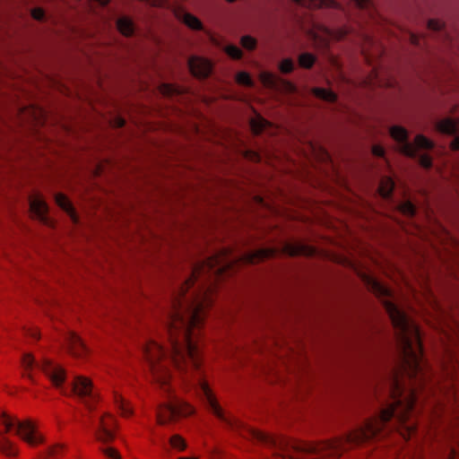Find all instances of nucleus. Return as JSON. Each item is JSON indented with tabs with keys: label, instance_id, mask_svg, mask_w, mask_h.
I'll list each match as a JSON object with an SVG mask.
<instances>
[{
	"label": "nucleus",
	"instance_id": "1",
	"mask_svg": "<svg viewBox=\"0 0 459 459\" xmlns=\"http://www.w3.org/2000/svg\"><path fill=\"white\" fill-rule=\"evenodd\" d=\"M383 305L395 329L397 343L403 354L401 364L393 373L390 396L394 401L383 408L377 416L368 419L362 427L348 435H378L394 417L398 420L401 435H414L417 431V425H407V421L417 401V394L425 385L420 372L423 350L420 330L394 303L384 300Z\"/></svg>",
	"mask_w": 459,
	"mask_h": 459
},
{
	"label": "nucleus",
	"instance_id": "2",
	"mask_svg": "<svg viewBox=\"0 0 459 459\" xmlns=\"http://www.w3.org/2000/svg\"><path fill=\"white\" fill-rule=\"evenodd\" d=\"M143 352L145 360L150 366L153 379L160 384L164 391L168 392L169 390L171 374L168 368L169 359L163 347L157 342L149 340L145 343Z\"/></svg>",
	"mask_w": 459,
	"mask_h": 459
},
{
	"label": "nucleus",
	"instance_id": "3",
	"mask_svg": "<svg viewBox=\"0 0 459 459\" xmlns=\"http://www.w3.org/2000/svg\"><path fill=\"white\" fill-rule=\"evenodd\" d=\"M389 134L394 141L402 143L398 148V152L408 158H415L418 151H429L435 147L434 142L422 134H416L412 143H409L408 131L402 126H391Z\"/></svg>",
	"mask_w": 459,
	"mask_h": 459
},
{
	"label": "nucleus",
	"instance_id": "4",
	"mask_svg": "<svg viewBox=\"0 0 459 459\" xmlns=\"http://www.w3.org/2000/svg\"><path fill=\"white\" fill-rule=\"evenodd\" d=\"M195 413V408L190 403L174 397L168 403L160 404L156 410V420L160 425L177 422Z\"/></svg>",
	"mask_w": 459,
	"mask_h": 459
},
{
	"label": "nucleus",
	"instance_id": "5",
	"mask_svg": "<svg viewBox=\"0 0 459 459\" xmlns=\"http://www.w3.org/2000/svg\"><path fill=\"white\" fill-rule=\"evenodd\" d=\"M13 419L14 420L13 429H16V434L28 446L36 447L44 443V437L34 421L31 420L18 421L15 418L13 417Z\"/></svg>",
	"mask_w": 459,
	"mask_h": 459
},
{
	"label": "nucleus",
	"instance_id": "6",
	"mask_svg": "<svg viewBox=\"0 0 459 459\" xmlns=\"http://www.w3.org/2000/svg\"><path fill=\"white\" fill-rule=\"evenodd\" d=\"M39 371L49 380L51 385L56 387H61L66 380V370L58 362L43 358L40 360Z\"/></svg>",
	"mask_w": 459,
	"mask_h": 459
},
{
	"label": "nucleus",
	"instance_id": "7",
	"mask_svg": "<svg viewBox=\"0 0 459 459\" xmlns=\"http://www.w3.org/2000/svg\"><path fill=\"white\" fill-rule=\"evenodd\" d=\"M14 428V420L5 411L0 413V453L6 456H16V446L3 433H8Z\"/></svg>",
	"mask_w": 459,
	"mask_h": 459
},
{
	"label": "nucleus",
	"instance_id": "8",
	"mask_svg": "<svg viewBox=\"0 0 459 459\" xmlns=\"http://www.w3.org/2000/svg\"><path fill=\"white\" fill-rule=\"evenodd\" d=\"M117 429L116 417L109 412H105L100 419L96 438L103 443H110L115 439Z\"/></svg>",
	"mask_w": 459,
	"mask_h": 459
},
{
	"label": "nucleus",
	"instance_id": "9",
	"mask_svg": "<svg viewBox=\"0 0 459 459\" xmlns=\"http://www.w3.org/2000/svg\"><path fill=\"white\" fill-rule=\"evenodd\" d=\"M65 349L71 357L77 359L85 360L91 355L89 347L74 332L68 333L65 338Z\"/></svg>",
	"mask_w": 459,
	"mask_h": 459
},
{
	"label": "nucleus",
	"instance_id": "10",
	"mask_svg": "<svg viewBox=\"0 0 459 459\" xmlns=\"http://www.w3.org/2000/svg\"><path fill=\"white\" fill-rule=\"evenodd\" d=\"M187 65L191 74L200 79L207 78L212 73L211 62L203 57H190L187 61Z\"/></svg>",
	"mask_w": 459,
	"mask_h": 459
},
{
	"label": "nucleus",
	"instance_id": "11",
	"mask_svg": "<svg viewBox=\"0 0 459 459\" xmlns=\"http://www.w3.org/2000/svg\"><path fill=\"white\" fill-rule=\"evenodd\" d=\"M281 252L291 257L294 256H314L316 255V248L310 245L301 243H286L281 248Z\"/></svg>",
	"mask_w": 459,
	"mask_h": 459
},
{
	"label": "nucleus",
	"instance_id": "12",
	"mask_svg": "<svg viewBox=\"0 0 459 459\" xmlns=\"http://www.w3.org/2000/svg\"><path fill=\"white\" fill-rule=\"evenodd\" d=\"M359 277L367 286L368 290L377 297H388L391 295L390 290L366 273H359Z\"/></svg>",
	"mask_w": 459,
	"mask_h": 459
},
{
	"label": "nucleus",
	"instance_id": "13",
	"mask_svg": "<svg viewBox=\"0 0 459 459\" xmlns=\"http://www.w3.org/2000/svg\"><path fill=\"white\" fill-rule=\"evenodd\" d=\"M113 403L115 408L117 410L120 417L131 418L134 415V408L127 399H126L120 393L114 391L113 394Z\"/></svg>",
	"mask_w": 459,
	"mask_h": 459
},
{
	"label": "nucleus",
	"instance_id": "14",
	"mask_svg": "<svg viewBox=\"0 0 459 459\" xmlns=\"http://www.w3.org/2000/svg\"><path fill=\"white\" fill-rule=\"evenodd\" d=\"M289 368L282 363L270 367L266 371V380L271 384H282L289 380L287 371Z\"/></svg>",
	"mask_w": 459,
	"mask_h": 459
},
{
	"label": "nucleus",
	"instance_id": "15",
	"mask_svg": "<svg viewBox=\"0 0 459 459\" xmlns=\"http://www.w3.org/2000/svg\"><path fill=\"white\" fill-rule=\"evenodd\" d=\"M21 365L22 377L34 382V371L39 370L40 361L37 362L31 353H24L22 357Z\"/></svg>",
	"mask_w": 459,
	"mask_h": 459
},
{
	"label": "nucleus",
	"instance_id": "16",
	"mask_svg": "<svg viewBox=\"0 0 459 459\" xmlns=\"http://www.w3.org/2000/svg\"><path fill=\"white\" fill-rule=\"evenodd\" d=\"M177 18L186 24L189 29L195 30H202L204 25L202 22L190 13H187L183 8H178L175 12Z\"/></svg>",
	"mask_w": 459,
	"mask_h": 459
},
{
	"label": "nucleus",
	"instance_id": "17",
	"mask_svg": "<svg viewBox=\"0 0 459 459\" xmlns=\"http://www.w3.org/2000/svg\"><path fill=\"white\" fill-rule=\"evenodd\" d=\"M298 4L309 9L333 8L342 10L341 4L334 0H294Z\"/></svg>",
	"mask_w": 459,
	"mask_h": 459
},
{
	"label": "nucleus",
	"instance_id": "18",
	"mask_svg": "<svg viewBox=\"0 0 459 459\" xmlns=\"http://www.w3.org/2000/svg\"><path fill=\"white\" fill-rule=\"evenodd\" d=\"M260 80L265 87L273 90H277L281 85H285L289 89L293 88L291 83L270 72H262Z\"/></svg>",
	"mask_w": 459,
	"mask_h": 459
},
{
	"label": "nucleus",
	"instance_id": "19",
	"mask_svg": "<svg viewBox=\"0 0 459 459\" xmlns=\"http://www.w3.org/2000/svg\"><path fill=\"white\" fill-rule=\"evenodd\" d=\"M30 210L32 213H35L42 222L45 224L48 223L47 213L48 212V207L47 203L39 196L30 197Z\"/></svg>",
	"mask_w": 459,
	"mask_h": 459
},
{
	"label": "nucleus",
	"instance_id": "20",
	"mask_svg": "<svg viewBox=\"0 0 459 459\" xmlns=\"http://www.w3.org/2000/svg\"><path fill=\"white\" fill-rule=\"evenodd\" d=\"M459 121L447 117L436 124L437 132L446 135H454L458 132Z\"/></svg>",
	"mask_w": 459,
	"mask_h": 459
},
{
	"label": "nucleus",
	"instance_id": "21",
	"mask_svg": "<svg viewBox=\"0 0 459 459\" xmlns=\"http://www.w3.org/2000/svg\"><path fill=\"white\" fill-rule=\"evenodd\" d=\"M73 389L81 397L88 396L92 391L91 380L85 377H77L74 378Z\"/></svg>",
	"mask_w": 459,
	"mask_h": 459
},
{
	"label": "nucleus",
	"instance_id": "22",
	"mask_svg": "<svg viewBox=\"0 0 459 459\" xmlns=\"http://www.w3.org/2000/svg\"><path fill=\"white\" fill-rule=\"evenodd\" d=\"M55 201L56 204L69 215L74 223L78 221V216L74 205L65 194L57 193L55 196Z\"/></svg>",
	"mask_w": 459,
	"mask_h": 459
},
{
	"label": "nucleus",
	"instance_id": "23",
	"mask_svg": "<svg viewBox=\"0 0 459 459\" xmlns=\"http://www.w3.org/2000/svg\"><path fill=\"white\" fill-rule=\"evenodd\" d=\"M311 93L315 98L327 104H335L337 102V94L331 89L314 87L311 89Z\"/></svg>",
	"mask_w": 459,
	"mask_h": 459
},
{
	"label": "nucleus",
	"instance_id": "24",
	"mask_svg": "<svg viewBox=\"0 0 459 459\" xmlns=\"http://www.w3.org/2000/svg\"><path fill=\"white\" fill-rule=\"evenodd\" d=\"M116 24L119 32L126 37H130L134 32V24L133 21L126 16L119 17Z\"/></svg>",
	"mask_w": 459,
	"mask_h": 459
},
{
	"label": "nucleus",
	"instance_id": "25",
	"mask_svg": "<svg viewBox=\"0 0 459 459\" xmlns=\"http://www.w3.org/2000/svg\"><path fill=\"white\" fill-rule=\"evenodd\" d=\"M394 188V182L390 177H383L380 179L377 192L383 198H388L392 195Z\"/></svg>",
	"mask_w": 459,
	"mask_h": 459
},
{
	"label": "nucleus",
	"instance_id": "26",
	"mask_svg": "<svg viewBox=\"0 0 459 459\" xmlns=\"http://www.w3.org/2000/svg\"><path fill=\"white\" fill-rule=\"evenodd\" d=\"M170 447L178 452H183L187 447L186 439L179 434L172 435L169 439Z\"/></svg>",
	"mask_w": 459,
	"mask_h": 459
},
{
	"label": "nucleus",
	"instance_id": "27",
	"mask_svg": "<svg viewBox=\"0 0 459 459\" xmlns=\"http://www.w3.org/2000/svg\"><path fill=\"white\" fill-rule=\"evenodd\" d=\"M160 90L161 94L166 97L180 96L184 92L182 87L169 83H163Z\"/></svg>",
	"mask_w": 459,
	"mask_h": 459
},
{
	"label": "nucleus",
	"instance_id": "28",
	"mask_svg": "<svg viewBox=\"0 0 459 459\" xmlns=\"http://www.w3.org/2000/svg\"><path fill=\"white\" fill-rule=\"evenodd\" d=\"M267 125L268 122L264 117H252L250 120V128L254 134H261Z\"/></svg>",
	"mask_w": 459,
	"mask_h": 459
},
{
	"label": "nucleus",
	"instance_id": "29",
	"mask_svg": "<svg viewBox=\"0 0 459 459\" xmlns=\"http://www.w3.org/2000/svg\"><path fill=\"white\" fill-rule=\"evenodd\" d=\"M309 148L311 149L312 154L317 160L321 162H327L330 160V155L325 148L316 146L312 143H309Z\"/></svg>",
	"mask_w": 459,
	"mask_h": 459
},
{
	"label": "nucleus",
	"instance_id": "30",
	"mask_svg": "<svg viewBox=\"0 0 459 459\" xmlns=\"http://www.w3.org/2000/svg\"><path fill=\"white\" fill-rule=\"evenodd\" d=\"M316 56L310 53H302L299 56V65L305 69H310L316 63Z\"/></svg>",
	"mask_w": 459,
	"mask_h": 459
},
{
	"label": "nucleus",
	"instance_id": "31",
	"mask_svg": "<svg viewBox=\"0 0 459 459\" xmlns=\"http://www.w3.org/2000/svg\"><path fill=\"white\" fill-rule=\"evenodd\" d=\"M397 210L403 215L413 217L416 214V207L411 201L401 203L397 206Z\"/></svg>",
	"mask_w": 459,
	"mask_h": 459
},
{
	"label": "nucleus",
	"instance_id": "32",
	"mask_svg": "<svg viewBox=\"0 0 459 459\" xmlns=\"http://www.w3.org/2000/svg\"><path fill=\"white\" fill-rule=\"evenodd\" d=\"M352 2L360 10L368 12L370 16L374 15L375 8L372 0H352Z\"/></svg>",
	"mask_w": 459,
	"mask_h": 459
},
{
	"label": "nucleus",
	"instance_id": "33",
	"mask_svg": "<svg viewBox=\"0 0 459 459\" xmlns=\"http://www.w3.org/2000/svg\"><path fill=\"white\" fill-rule=\"evenodd\" d=\"M236 81L238 83L252 87L254 85V82L251 79L250 75L247 72H239L236 74Z\"/></svg>",
	"mask_w": 459,
	"mask_h": 459
},
{
	"label": "nucleus",
	"instance_id": "34",
	"mask_svg": "<svg viewBox=\"0 0 459 459\" xmlns=\"http://www.w3.org/2000/svg\"><path fill=\"white\" fill-rule=\"evenodd\" d=\"M225 52L229 56L233 59H240L242 58L243 53L239 48L235 45H229L225 48Z\"/></svg>",
	"mask_w": 459,
	"mask_h": 459
},
{
	"label": "nucleus",
	"instance_id": "35",
	"mask_svg": "<svg viewBox=\"0 0 459 459\" xmlns=\"http://www.w3.org/2000/svg\"><path fill=\"white\" fill-rule=\"evenodd\" d=\"M240 43L247 50H254L256 48V39L249 35L243 36Z\"/></svg>",
	"mask_w": 459,
	"mask_h": 459
},
{
	"label": "nucleus",
	"instance_id": "36",
	"mask_svg": "<svg viewBox=\"0 0 459 459\" xmlns=\"http://www.w3.org/2000/svg\"><path fill=\"white\" fill-rule=\"evenodd\" d=\"M279 69L282 74H290L294 70V63L290 58L283 59L280 65Z\"/></svg>",
	"mask_w": 459,
	"mask_h": 459
},
{
	"label": "nucleus",
	"instance_id": "37",
	"mask_svg": "<svg viewBox=\"0 0 459 459\" xmlns=\"http://www.w3.org/2000/svg\"><path fill=\"white\" fill-rule=\"evenodd\" d=\"M419 164L425 169H429L433 166V159L428 153H423L419 157Z\"/></svg>",
	"mask_w": 459,
	"mask_h": 459
},
{
	"label": "nucleus",
	"instance_id": "38",
	"mask_svg": "<svg viewBox=\"0 0 459 459\" xmlns=\"http://www.w3.org/2000/svg\"><path fill=\"white\" fill-rule=\"evenodd\" d=\"M83 398L85 399L84 403L90 411H93L96 409L97 404L99 403V398L97 396L92 395L91 394L90 395L84 396Z\"/></svg>",
	"mask_w": 459,
	"mask_h": 459
},
{
	"label": "nucleus",
	"instance_id": "39",
	"mask_svg": "<svg viewBox=\"0 0 459 459\" xmlns=\"http://www.w3.org/2000/svg\"><path fill=\"white\" fill-rule=\"evenodd\" d=\"M103 454L108 459H121L118 450L114 447L105 448Z\"/></svg>",
	"mask_w": 459,
	"mask_h": 459
},
{
	"label": "nucleus",
	"instance_id": "40",
	"mask_svg": "<svg viewBox=\"0 0 459 459\" xmlns=\"http://www.w3.org/2000/svg\"><path fill=\"white\" fill-rule=\"evenodd\" d=\"M244 157L248 160H251L253 162H258L260 161V155L257 152L255 151H252V150H247L244 152Z\"/></svg>",
	"mask_w": 459,
	"mask_h": 459
},
{
	"label": "nucleus",
	"instance_id": "41",
	"mask_svg": "<svg viewBox=\"0 0 459 459\" xmlns=\"http://www.w3.org/2000/svg\"><path fill=\"white\" fill-rule=\"evenodd\" d=\"M444 23L437 20H429L428 28L433 31H439L443 29Z\"/></svg>",
	"mask_w": 459,
	"mask_h": 459
},
{
	"label": "nucleus",
	"instance_id": "42",
	"mask_svg": "<svg viewBox=\"0 0 459 459\" xmlns=\"http://www.w3.org/2000/svg\"><path fill=\"white\" fill-rule=\"evenodd\" d=\"M25 334L33 340H39L40 337L39 330L38 327H29L25 329Z\"/></svg>",
	"mask_w": 459,
	"mask_h": 459
},
{
	"label": "nucleus",
	"instance_id": "43",
	"mask_svg": "<svg viewBox=\"0 0 459 459\" xmlns=\"http://www.w3.org/2000/svg\"><path fill=\"white\" fill-rule=\"evenodd\" d=\"M371 151H372L373 155H375L377 157H384V155H385V149L383 146H381L379 144L373 145Z\"/></svg>",
	"mask_w": 459,
	"mask_h": 459
},
{
	"label": "nucleus",
	"instance_id": "44",
	"mask_svg": "<svg viewBox=\"0 0 459 459\" xmlns=\"http://www.w3.org/2000/svg\"><path fill=\"white\" fill-rule=\"evenodd\" d=\"M31 15L35 20L42 21L45 17V13L40 8H35L32 10Z\"/></svg>",
	"mask_w": 459,
	"mask_h": 459
},
{
	"label": "nucleus",
	"instance_id": "45",
	"mask_svg": "<svg viewBox=\"0 0 459 459\" xmlns=\"http://www.w3.org/2000/svg\"><path fill=\"white\" fill-rule=\"evenodd\" d=\"M349 31L347 29H340L338 31H336V33H331L329 32L330 35L335 37L336 39H342L343 38H345L347 35H348Z\"/></svg>",
	"mask_w": 459,
	"mask_h": 459
},
{
	"label": "nucleus",
	"instance_id": "46",
	"mask_svg": "<svg viewBox=\"0 0 459 459\" xmlns=\"http://www.w3.org/2000/svg\"><path fill=\"white\" fill-rule=\"evenodd\" d=\"M449 149L453 152L459 151V135L455 136L449 143Z\"/></svg>",
	"mask_w": 459,
	"mask_h": 459
},
{
	"label": "nucleus",
	"instance_id": "47",
	"mask_svg": "<svg viewBox=\"0 0 459 459\" xmlns=\"http://www.w3.org/2000/svg\"><path fill=\"white\" fill-rule=\"evenodd\" d=\"M377 80V83H379L381 86H385V87H394V84L396 83L394 80L392 79H386L385 80L384 82L378 80L377 78H376Z\"/></svg>",
	"mask_w": 459,
	"mask_h": 459
},
{
	"label": "nucleus",
	"instance_id": "48",
	"mask_svg": "<svg viewBox=\"0 0 459 459\" xmlns=\"http://www.w3.org/2000/svg\"><path fill=\"white\" fill-rule=\"evenodd\" d=\"M106 163H107V161H101L97 165V167L94 170L95 176H100L103 173Z\"/></svg>",
	"mask_w": 459,
	"mask_h": 459
},
{
	"label": "nucleus",
	"instance_id": "49",
	"mask_svg": "<svg viewBox=\"0 0 459 459\" xmlns=\"http://www.w3.org/2000/svg\"><path fill=\"white\" fill-rule=\"evenodd\" d=\"M126 124V120L124 119L123 117H117V118L115 119V126L117 127H122L124 126Z\"/></svg>",
	"mask_w": 459,
	"mask_h": 459
},
{
	"label": "nucleus",
	"instance_id": "50",
	"mask_svg": "<svg viewBox=\"0 0 459 459\" xmlns=\"http://www.w3.org/2000/svg\"><path fill=\"white\" fill-rule=\"evenodd\" d=\"M411 42L414 44V45H420V42H419V39L416 35L414 34H411Z\"/></svg>",
	"mask_w": 459,
	"mask_h": 459
},
{
	"label": "nucleus",
	"instance_id": "51",
	"mask_svg": "<svg viewBox=\"0 0 459 459\" xmlns=\"http://www.w3.org/2000/svg\"><path fill=\"white\" fill-rule=\"evenodd\" d=\"M448 459H456V452L454 448L451 449Z\"/></svg>",
	"mask_w": 459,
	"mask_h": 459
},
{
	"label": "nucleus",
	"instance_id": "52",
	"mask_svg": "<svg viewBox=\"0 0 459 459\" xmlns=\"http://www.w3.org/2000/svg\"><path fill=\"white\" fill-rule=\"evenodd\" d=\"M95 1L98 2L101 5H107L110 2V0H95Z\"/></svg>",
	"mask_w": 459,
	"mask_h": 459
},
{
	"label": "nucleus",
	"instance_id": "53",
	"mask_svg": "<svg viewBox=\"0 0 459 459\" xmlns=\"http://www.w3.org/2000/svg\"><path fill=\"white\" fill-rule=\"evenodd\" d=\"M255 199L256 202H259V203H261L263 201L262 197L258 196V195L255 196Z\"/></svg>",
	"mask_w": 459,
	"mask_h": 459
},
{
	"label": "nucleus",
	"instance_id": "54",
	"mask_svg": "<svg viewBox=\"0 0 459 459\" xmlns=\"http://www.w3.org/2000/svg\"><path fill=\"white\" fill-rule=\"evenodd\" d=\"M177 459H198V458L191 456V457H178Z\"/></svg>",
	"mask_w": 459,
	"mask_h": 459
},
{
	"label": "nucleus",
	"instance_id": "55",
	"mask_svg": "<svg viewBox=\"0 0 459 459\" xmlns=\"http://www.w3.org/2000/svg\"><path fill=\"white\" fill-rule=\"evenodd\" d=\"M284 457H288V459H297L296 457L289 455H286Z\"/></svg>",
	"mask_w": 459,
	"mask_h": 459
}]
</instances>
